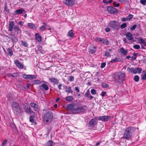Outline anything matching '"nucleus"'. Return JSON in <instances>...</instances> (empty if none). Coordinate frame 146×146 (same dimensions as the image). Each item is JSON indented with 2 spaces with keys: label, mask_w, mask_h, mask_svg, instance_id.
Here are the masks:
<instances>
[{
  "label": "nucleus",
  "mask_w": 146,
  "mask_h": 146,
  "mask_svg": "<svg viewBox=\"0 0 146 146\" xmlns=\"http://www.w3.org/2000/svg\"><path fill=\"white\" fill-rule=\"evenodd\" d=\"M134 130V128L133 127H128L124 131L123 138L126 139H129L131 138Z\"/></svg>",
  "instance_id": "nucleus-1"
},
{
  "label": "nucleus",
  "mask_w": 146,
  "mask_h": 146,
  "mask_svg": "<svg viewBox=\"0 0 146 146\" xmlns=\"http://www.w3.org/2000/svg\"><path fill=\"white\" fill-rule=\"evenodd\" d=\"M53 118L52 113L50 111H48L44 114L43 119V121L46 124L49 123L51 121Z\"/></svg>",
  "instance_id": "nucleus-2"
},
{
  "label": "nucleus",
  "mask_w": 146,
  "mask_h": 146,
  "mask_svg": "<svg viewBox=\"0 0 146 146\" xmlns=\"http://www.w3.org/2000/svg\"><path fill=\"white\" fill-rule=\"evenodd\" d=\"M12 110L15 113L17 114L21 112V110L19 104L16 102H13L12 104Z\"/></svg>",
  "instance_id": "nucleus-3"
},
{
  "label": "nucleus",
  "mask_w": 146,
  "mask_h": 146,
  "mask_svg": "<svg viewBox=\"0 0 146 146\" xmlns=\"http://www.w3.org/2000/svg\"><path fill=\"white\" fill-rule=\"evenodd\" d=\"M115 80L117 82H123L125 80V74L122 72L117 73L114 77Z\"/></svg>",
  "instance_id": "nucleus-4"
},
{
  "label": "nucleus",
  "mask_w": 146,
  "mask_h": 146,
  "mask_svg": "<svg viewBox=\"0 0 146 146\" xmlns=\"http://www.w3.org/2000/svg\"><path fill=\"white\" fill-rule=\"evenodd\" d=\"M86 107L85 106H80L78 108H75L72 111V112L74 113H78L84 111L86 110Z\"/></svg>",
  "instance_id": "nucleus-5"
},
{
  "label": "nucleus",
  "mask_w": 146,
  "mask_h": 146,
  "mask_svg": "<svg viewBox=\"0 0 146 146\" xmlns=\"http://www.w3.org/2000/svg\"><path fill=\"white\" fill-rule=\"evenodd\" d=\"M109 26L115 30L118 29L119 26V23L117 21H110L109 24Z\"/></svg>",
  "instance_id": "nucleus-6"
},
{
  "label": "nucleus",
  "mask_w": 146,
  "mask_h": 146,
  "mask_svg": "<svg viewBox=\"0 0 146 146\" xmlns=\"http://www.w3.org/2000/svg\"><path fill=\"white\" fill-rule=\"evenodd\" d=\"M63 2L66 5L71 7L75 3L74 0H63Z\"/></svg>",
  "instance_id": "nucleus-7"
},
{
  "label": "nucleus",
  "mask_w": 146,
  "mask_h": 146,
  "mask_svg": "<svg viewBox=\"0 0 146 146\" xmlns=\"http://www.w3.org/2000/svg\"><path fill=\"white\" fill-rule=\"evenodd\" d=\"M108 12L111 14H113L117 12V10L116 8L111 6H108L107 8Z\"/></svg>",
  "instance_id": "nucleus-8"
},
{
  "label": "nucleus",
  "mask_w": 146,
  "mask_h": 146,
  "mask_svg": "<svg viewBox=\"0 0 146 146\" xmlns=\"http://www.w3.org/2000/svg\"><path fill=\"white\" fill-rule=\"evenodd\" d=\"M110 119V117L109 116L106 115L100 116L98 117L99 120L104 122L108 121Z\"/></svg>",
  "instance_id": "nucleus-9"
},
{
  "label": "nucleus",
  "mask_w": 146,
  "mask_h": 146,
  "mask_svg": "<svg viewBox=\"0 0 146 146\" xmlns=\"http://www.w3.org/2000/svg\"><path fill=\"white\" fill-rule=\"evenodd\" d=\"M97 123L96 120V119H92L89 122V126L93 127L97 124Z\"/></svg>",
  "instance_id": "nucleus-10"
},
{
  "label": "nucleus",
  "mask_w": 146,
  "mask_h": 146,
  "mask_svg": "<svg viewBox=\"0 0 146 146\" xmlns=\"http://www.w3.org/2000/svg\"><path fill=\"white\" fill-rule=\"evenodd\" d=\"M76 104L74 103H71L69 104L67 107V109L68 110H73L76 107Z\"/></svg>",
  "instance_id": "nucleus-11"
},
{
  "label": "nucleus",
  "mask_w": 146,
  "mask_h": 146,
  "mask_svg": "<svg viewBox=\"0 0 146 146\" xmlns=\"http://www.w3.org/2000/svg\"><path fill=\"white\" fill-rule=\"evenodd\" d=\"M31 106L33 108V110L35 111H37L38 110V105L34 102L30 103Z\"/></svg>",
  "instance_id": "nucleus-12"
},
{
  "label": "nucleus",
  "mask_w": 146,
  "mask_h": 146,
  "mask_svg": "<svg viewBox=\"0 0 146 146\" xmlns=\"http://www.w3.org/2000/svg\"><path fill=\"white\" fill-rule=\"evenodd\" d=\"M126 37L128 40H131L133 38V34L130 32H127L126 35Z\"/></svg>",
  "instance_id": "nucleus-13"
},
{
  "label": "nucleus",
  "mask_w": 146,
  "mask_h": 146,
  "mask_svg": "<svg viewBox=\"0 0 146 146\" xmlns=\"http://www.w3.org/2000/svg\"><path fill=\"white\" fill-rule=\"evenodd\" d=\"M127 71L129 72L134 74H135L137 72V70L136 69H134L133 68H131L128 67L127 69Z\"/></svg>",
  "instance_id": "nucleus-14"
},
{
  "label": "nucleus",
  "mask_w": 146,
  "mask_h": 146,
  "mask_svg": "<svg viewBox=\"0 0 146 146\" xmlns=\"http://www.w3.org/2000/svg\"><path fill=\"white\" fill-rule=\"evenodd\" d=\"M14 22L13 21H11L9 25V31H12L14 29Z\"/></svg>",
  "instance_id": "nucleus-15"
},
{
  "label": "nucleus",
  "mask_w": 146,
  "mask_h": 146,
  "mask_svg": "<svg viewBox=\"0 0 146 146\" xmlns=\"http://www.w3.org/2000/svg\"><path fill=\"white\" fill-rule=\"evenodd\" d=\"M14 30L15 32L17 34H20L21 33V30L16 25L14 26Z\"/></svg>",
  "instance_id": "nucleus-16"
},
{
  "label": "nucleus",
  "mask_w": 146,
  "mask_h": 146,
  "mask_svg": "<svg viewBox=\"0 0 146 146\" xmlns=\"http://www.w3.org/2000/svg\"><path fill=\"white\" fill-rule=\"evenodd\" d=\"M15 63L17 66L19 68L22 69L23 68V64L21 63L18 60H16L15 61Z\"/></svg>",
  "instance_id": "nucleus-17"
},
{
  "label": "nucleus",
  "mask_w": 146,
  "mask_h": 146,
  "mask_svg": "<svg viewBox=\"0 0 146 146\" xmlns=\"http://www.w3.org/2000/svg\"><path fill=\"white\" fill-rule=\"evenodd\" d=\"M36 40L38 42H40L41 41L42 37L38 33H36L35 34Z\"/></svg>",
  "instance_id": "nucleus-18"
},
{
  "label": "nucleus",
  "mask_w": 146,
  "mask_h": 146,
  "mask_svg": "<svg viewBox=\"0 0 146 146\" xmlns=\"http://www.w3.org/2000/svg\"><path fill=\"white\" fill-rule=\"evenodd\" d=\"M120 51L121 53L124 56L126 55L127 53V50L126 49L125 50L123 47L121 48Z\"/></svg>",
  "instance_id": "nucleus-19"
},
{
  "label": "nucleus",
  "mask_w": 146,
  "mask_h": 146,
  "mask_svg": "<svg viewBox=\"0 0 146 146\" xmlns=\"http://www.w3.org/2000/svg\"><path fill=\"white\" fill-rule=\"evenodd\" d=\"M96 48L95 46H90L89 48V52L92 54L93 53L96 51Z\"/></svg>",
  "instance_id": "nucleus-20"
},
{
  "label": "nucleus",
  "mask_w": 146,
  "mask_h": 146,
  "mask_svg": "<svg viewBox=\"0 0 146 146\" xmlns=\"http://www.w3.org/2000/svg\"><path fill=\"white\" fill-rule=\"evenodd\" d=\"M139 41L140 44H143L144 46H146V42L143 39L141 38H139Z\"/></svg>",
  "instance_id": "nucleus-21"
},
{
  "label": "nucleus",
  "mask_w": 146,
  "mask_h": 146,
  "mask_svg": "<svg viewBox=\"0 0 146 146\" xmlns=\"http://www.w3.org/2000/svg\"><path fill=\"white\" fill-rule=\"evenodd\" d=\"M74 35V34L73 33L72 30H70L69 31L67 34V36L70 37H73Z\"/></svg>",
  "instance_id": "nucleus-22"
},
{
  "label": "nucleus",
  "mask_w": 146,
  "mask_h": 146,
  "mask_svg": "<svg viewBox=\"0 0 146 146\" xmlns=\"http://www.w3.org/2000/svg\"><path fill=\"white\" fill-rule=\"evenodd\" d=\"M65 91L66 92L68 93H72L73 92L72 90L71 89V87L70 86H66Z\"/></svg>",
  "instance_id": "nucleus-23"
},
{
  "label": "nucleus",
  "mask_w": 146,
  "mask_h": 146,
  "mask_svg": "<svg viewBox=\"0 0 146 146\" xmlns=\"http://www.w3.org/2000/svg\"><path fill=\"white\" fill-rule=\"evenodd\" d=\"M49 80L51 81V82H53L55 84H57L58 83L57 79L55 78H50Z\"/></svg>",
  "instance_id": "nucleus-24"
},
{
  "label": "nucleus",
  "mask_w": 146,
  "mask_h": 146,
  "mask_svg": "<svg viewBox=\"0 0 146 146\" xmlns=\"http://www.w3.org/2000/svg\"><path fill=\"white\" fill-rule=\"evenodd\" d=\"M38 49L42 54H44L45 53L44 51L42 49V47L40 46H37Z\"/></svg>",
  "instance_id": "nucleus-25"
},
{
  "label": "nucleus",
  "mask_w": 146,
  "mask_h": 146,
  "mask_svg": "<svg viewBox=\"0 0 146 146\" xmlns=\"http://www.w3.org/2000/svg\"><path fill=\"white\" fill-rule=\"evenodd\" d=\"M19 75L18 73L17 72H15L13 74H9V76H11L13 77H17Z\"/></svg>",
  "instance_id": "nucleus-26"
},
{
  "label": "nucleus",
  "mask_w": 146,
  "mask_h": 146,
  "mask_svg": "<svg viewBox=\"0 0 146 146\" xmlns=\"http://www.w3.org/2000/svg\"><path fill=\"white\" fill-rule=\"evenodd\" d=\"M102 43L106 45H108L109 44V42L106 39L103 38L102 41Z\"/></svg>",
  "instance_id": "nucleus-27"
},
{
  "label": "nucleus",
  "mask_w": 146,
  "mask_h": 146,
  "mask_svg": "<svg viewBox=\"0 0 146 146\" xmlns=\"http://www.w3.org/2000/svg\"><path fill=\"white\" fill-rule=\"evenodd\" d=\"M23 11H24L22 9H18L15 11V12L16 14H19L23 13Z\"/></svg>",
  "instance_id": "nucleus-28"
},
{
  "label": "nucleus",
  "mask_w": 146,
  "mask_h": 146,
  "mask_svg": "<svg viewBox=\"0 0 146 146\" xmlns=\"http://www.w3.org/2000/svg\"><path fill=\"white\" fill-rule=\"evenodd\" d=\"M112 50L111 49H109L108 51H107L105 52L104 56H107V57H108L109 56L110 52L112 51Z\"/></svg>",
  "instance_id": "nucleus-29"
},
{
  "label": "nucleus",
  "mask_w": 146,
  "mask_h": 146,
  "mask_svg": "<svg viewBox=\"0 0 146 146\" xmlns=\"http://www.w3.org/2000/svg\"><path fill=\"white\" fill-rule=\"evenodd\" d=\"M29 27L31 29H35V25L32 23H29L28 24Z\"/></svg>",
  "instance_id": "nucleus-30"
},
{
  "label": "nucleus",
  "mask_w": 146,
  "mask_h": 146,
  "mask_svg": "<svg viewBox=\"0 0 146 146\" xmlns=\"http://www.w3.org/2000/svg\"><path fill=\"white\" fill-rule=\"evenodd\" d=\"M36 78V76L34 75H28V79H35Z\"/></svg>",
  "instance_id": "nucleus-31"
},
{
  "label": "nucleus",
  "mask_w": 146,
  "mask_h": 146,
  "mask_svg": "<svg viewBox=\"0 0 146 146\" xmlns=\"http://www.w3.org/2000/svg\"><path fill=\"white\" fill-rule=\"evenodd\" d=\"M7 51L8 52L9 55L10 56H12L13 54V52L12 50L11 49L8 48L7 49Z\"/></svg>",
  "instance_id": "nucleus-32"
},
{
  "label": "nucleus",
  "mask_w": 146,
  "mask_h": 146,
  "mask_svg": "<svg viewBox=\"0 0 146 146\" xmlns=\"http://www.w3.org/2000/svg\"><path fill=\"white\" fill-rule=\"evenodd\" d=\"M73 100V98L71 96H69L66 98V100L68 102L70 101Z\"/></svg>",
  "instance_id": "nucleus-33"
},
{
  "label": "nucleus",
  "mask_w": 146,
  "mask_h": 146,
  "mask_svg": "<svg viewBox=\"0 0 146 146\" xmlns=\"http://www.w3.org/2000/svg\"><path fill=\"white\" fill-rule=\"evenodd\" d=\"M42 86L44 88V89L47 91L48 90L49 88L48 86L46 84H42Z\"/></svg>",
  "instance_id": "nucleus-34"
},
{
  "label": "nucleus",
  "mask_w": 146,
  "mask_h": 146,
  "mask_svg": "<svg viewBox=\"0 0 146 146\" xmlns=\"http://www.w3.org/2000/svg\"><path fill=\"white\" fill-rule=\"evenodd\" d=\"M52 141L51 140H50L47 143L46 145V146H52Z\"/></svg>",
  "instance_id": "nucleus-35"
},
{
  "label": "nucleus",
  "mask_w": 146,
  "mask_h": 146,
  "mask_svg": "<svg viewBox=\"0 0 146 146\" xmlns=\"http://www.w3.org/2000/svg\"><path fill=\"white\" fill-rule=\"evenodd\" d=\"M139 77L137 75L135 76L134 78V80L136 82H137L139 80Z\"/></svg>",
  "instance_id": "nucleus-36"
},
{
  "label": "nucleus",
  "mask_w": 146,
  "mask_h": 146,
  "mask_svg": "<svg viewBox=\"0 0 146 146\" xmlns=\"http://www.w3.org/2000/svg\"><path fill=\"white\" fill-rule=\"evenodd\" d=\"M29 120L30 122L32 123H35V122L34 121V120L33 119V116H30L29 117Z\"/></svg>",
  "instance_id": "nucleus-37"
},
{
  "label": "nucleus",
  "mask_w": 146,
  "mask_h": 146,
  "mask_svg": "<svg viewBox=\"0 0 146 146\" xmlns=\"http://www.w3.org/2000/svg\"><path fill=\"white\" fill-rule=\"evenodd\" d=\"M133 15L131 14H129L127 17V18L128 21L130 20L133 17Z\"/></svg>",
  "instance_id": "nucleus-38"
},
{
  "label": "nucleus",
  "mask_w": 146,
  "mask_h": 146,
  "mask_svg": "<svg viewBox=\"0 0 146 146\" xmlns=\"http://www.w3.org/2000/svg\"><path fill=\"white\" fill-rule=\"evenodd\" d=\"M102 87L104 88H107L108 87L109 85L106 83H104L102 85Z\"/></svg>",
  "instance_id": "nucleus-39"
},
{
  "label": "nucleus",
  "mask_w": 146,
  "mask_h": 146,
  "mask_svg": "<svg viewBox=\"0 0 146 146\" xmlns=\"http://www.w3.org/2000/svg\"><path fill=\"white\" fill-rule=\"evenodd\" d=\"M74 80V77L72 76H70L68 78V80L70 82L73 81Z\"/></svg>",
  "instance_id": "nucleus-40"
},
{
  "label": "nucleus",
  "mask_w": 146,
  "mask_h": 146,
  "mask_svg": "<svg viewBox=\"0 0 146 146\" xmlns=\"http://www.w3.org/2000/svg\"><path fill=\"white\" fill-rule=\"evenodd\" d=\"M22 44L25 47H27L28 46L27 43L25 42L22 41L21 42Z\"/></svg>",
  "instance_id": "nucleus-41"
},
{
  "label": "nucleus",
  "mask_w": 146,
  "mask_h": 146,
  "mask_svg": "<svg viewBox=\"0 0 146 146\" xmlns=\"http://www.w3.org/2000/svg\"><path fill=\"white\" fill-rule=\"evenodd\" d=\"M137 55V54L135 52H134L133 54V56L131 57V58L134 60L136 59V56Z\"/></svg>",
  "instance_id": "nucleus-42"
},
{
  "label": "nucleus",
  "mask_w": 146,
  "mask_h": 146,
  "mask_svg": "<svg viewBox=\"0 0 146 146\" xmlns=\"http://www.w3.org/2000/svg\"><path fill=\"white\" fill-rule=\"evenodd\" d=\"M133 47L134 48L138 49L140 48V46L139 45L137 44H135L133 46Z\"/></svg>",
  "instance_id": "nucleus-43"
},
{
  "label": "nucleus",
  "mask_w": 146,
  "mask_h": 146,
  "mask_svg": "<svg viewBox=\"0 0 146 146\" xmlns=\"http://www.w3.org/2000/svg\"><path fill=\"white\" fill-rule=\"evenodd\" d=\"M127 26V24L126 23H124L121 25V29H124Z\"/></svg>",
  "instance_id": "nucleus-44"
},
{
  "label": "nucleus",
  "mask_w": 146,
  "mask_h": 146,
  "mask_svg": "<svg viewBox=\"0 0 146 146\" xmlns=\"http://www.w3.org/2000/svg\"><path fill=\"white\" fill-rule=\"evenodd\" d=\"M137 25H134L130 29V30L131 31L134 30L136 28Z\"/></svg>",
  "instance_id": "nucleus-45"
},
{
  "label": "nucleus",
  "mask_w": 146,
  "mask_h": 146,
  "mask_svg": "<svg viewBox=\"0 0 146 146\" xmlns=\"http://www.w3.org/2000/svg\"><path fill=\"white\" fill-rule=\"evenodd\" d=\"M31 111L32 112H33V110H31L30 108H27L26 109V111L27 113L30 112Z\"/></svg>",
  "instance_id": "nucleus-46"
},
{
  "label": "nucleus",
  "mask_w": 146,
  "mask_h": 146,
  "mask_svg": "<svg viewBox=\"0 0 146 146\" xmlns=\"http://www.w3.org/2000/svg\"><path fill=\"white\" fill-rule=\"evenodd\" d=\"M140 2L141 3L143 4V5H145L146 4V0H141Z\"/></svg>",
  "instance_id": "nucleus-47"
},
{
  "label": "nucleus",
  "mask_w": 146,
  "mask_h": 146,
  "mask_svg": "<svg viewBox=\"0 0 146 146\" xmlns=\"http://www.w3.org/2000/svg\"><path fill=\"white\" fill-rule=\"evenodd\" d=\"M91 92L93 95L95 94H96V90L94 89H92L91 90Z\"/></svg>",
  "instance_id": "nucleus-48"
},
{
  "label": "nucleus",
  "mask_w": 146,
  "mask_h": 146,
  "mask_svg": "<svg viewBox=\"0 0 146 146\" xmlns=\"http://www.w3.org/2000/svg\"><path fill=\"white\" fill-rule=\"evenodd\" d=\"M118 59L117 58H116L115 59H113L111 60V63H113L114 62L116 61H118Z\"/></svg>",
  "instance_id": "nucleus-49"
},
{
  "label": "nucleus",
  "mask_w": 146,
  "mask_h": 146,
  "mask_svg": "<svg viewBox=\"0 0 146 146\" xmlns=\"http://www.w3.org/2000/svg\"><path fill=\"white\" fill-rule=\"evenodd\" d=\"M10 126L11 128H12V129H15L16 128V126L13 123H12L10 124Z\"/></svg>",
  "instance_id": "nucleus-50"
},
{
  "label": "nucleus",
  "mask_w": 146,
  "mask_h": 146,
  "mask_svg": "<svg viewBox=\"0 0 146 146\" xmlns=\"http://www.w3.org/2000/svg\"><path fill=\"white\" fill-rule=\"evenodd\" d=\"M103 38L98 37L96 39V41L98 42H102Z\"/></svg>",
  "instance_id": "nucleus-51"
},
{
  "label": "nucleus",
  "mask_w": 146,
  "mask_h": 146,
  "mask_svg": "<svg viewBox=\"0 0 146 146\" xmlns=\"http://www.w3.org/2000/svg\"><path fill=\"white\" fill-rule=\"evenodd\" d=\"M40 29L41 31H44L46 29V27L44 26H42L40 27Z\"/></svg>",
  "instance_id": "nucleus-52"
},
{
  "label": "nucleus",
  "mask_w": 146,
  "mask_h": 146,
  "mask_svg": "<svg viewBox=\"0 0 146 146\" xmlns=\"http://www.w3.org/2000/svg\"><path fill=\"white\" fill-rule=\"evenodd\" d=\"M89 94L90 93L89 92H86L84 95V96L86 97H89Z\"/></svg>",
  "instance_id": "nucleus-53"
},
{
  "label": "nucleus",
  "mask_w": 146,
  "mask_h": 146,
  "mask_svg": "<svg viewBox=\"0 0 146 146\" xmlns=\"http://www.w3.org/2000/svg\"><path fill=\"white\" fill-rule=\"evenodd\" d=\"M41 83L38 80H36L34 81V83L36 84H40Z\"/></svg>",
  "instance_id": "nucleus-54"
},
{
  "label": "nucleus",
  "mask_w": 146,
  "mask_h": 146,
  "mask_svg": "<svg viewBox=\"0 0 146 146\" xmlns=\"http://www.w3.org/2000/svg\"><path fill=\"white\" fill-rule=\"evenodd\" d=\"M7 139H5L4 140V141L3 142L2 144L1 145L2 146H4L5 144L7 143Z\"/></svg>",
  "instance_id": "nucleus-55"
},
{
  "label": "nucleus",
  "mask_w": 146,
  "mask_h": 146,
  "mask_svg": "<svg viewBox=\"0 0 146 146\" xmlns=\"http://www.w3.org/2000/svg\"><path fill=\"white\" fill-rule=\"evenodd\" d=\"M22 77L24 78L28 79V75L23 74L22 75Z\"/></svg>",
  "instance_id": "nucleus-56"
},
{
  "label": "nucleus",
  "mask_w": 146,
  "mask_h": 146,
  "mask_svg": "<svg viewBox=\"0 0 146 146\" xmlns=\"http://www.w3.org/2000/svg\"><path fill=\"white\" fill-rule=\"evenodd\" d=\"M113 5L115 7H118L119 6V3H116L115 2H113Z\"/></svg>",
  "instance_id": "nucleus-57"
},
{
  "label": "nucleus",
  "mask_w": 146,
  "mask_h": 146,
  "mask_svg": "<svg viewBox=\"0 0 146 146\" xmlns=\"http://www.w3.org/2000/svg\"><path fill=\"white\" fill-rule=\"evenodd\" d=\"M136 69L137 70V71H138V72L139 73H140L141 72V71L142 70V69L140 68H137Z\"/></svg>",
  "instance_id": "nucleus-58"
},
{
  "label": "nucleus",
  "mask_w": 146,
  "mask_h": 146,
  "mask_svg": "<svg viewBox=\"0 0 146 146\" xmlns=\"http://www.w3.org/2000/svg\"><path fill=\"white\" fill-rule=\"evenodd\" d=\"M143 80H145L146 79V73L144 74L141 77Z\"/></svg>",
  "instance_id": "nucleus-59"
},
{
  "label": "nucleus",
  "mask_w": 146,
  "mask_h": 146,
  "mask_svg": "<svg viewBox=\"0 0 146 146\" xmlns=\"http://www.w3.org/2000/svg\"><path fill=\"white\" fill-rule=\"evenodd\" d=\"M5 11L7 12H9V10L8 9L7 6L6 5H5Z\"/></svg>",
  "instance_id": "nucleus-60"
},
{
  "label": "nucleus",
  "mask_w": 146,
  "mask_h": 146,
  "mask_svg": "<svg viewBox=\"0 0 146 146\" xmlns=\"http://www.w3.org/2000/svg\"><path fill=\"white\" fill-rule=\"evenodd\" d=\"M106 65V63H101V68H103L105 67Z\"/></svg>",
  "instance_id": "nucleus-61"
},
{
  "label": "nucleus",
  "mask_w": 146,
  "mask_h": 146,
  "mask_svg": "<svg viewBox=\"0 0 146 146\" xmlns=\"http://www.w3.org/2000/svg\"><path fill=\"white\" fill-rule=\"evenodd\" d=\"M105 30H106V32H108L110 31V29L109 28H106Z\"/></svg>",
  "instance_id": "nucleus-62"
},
{
  "label": "nucleus",
  "mask_w": 146,
  "mask_h": 146,
  "mask_svg": "<svg viewBox=\"0 0 146 146\" xmlns=\"http://www.w3.org/2000/svg\"><path fill=\"white\" fill-rule=\"evenodd\" d=\"M121 20L122 21H128L127 20V17L126 18L123 17L122 19Z\"/></svg>",
  "instance_id": "nucleus-63"
},
{
  "label": "nucleus",
  "mask_w": 146,
  "mask_h": 146,
  "mask_svg": "<svg viewBox=\"0 0 146 146\" xmlns=\"http://www.w3.org/2000/svg\"><path fill=\"white\" fill-rule=\"evenodd\" d=\"M75 90L77 91V92H80L79 90L78 87H76L75 88Z\"/></svg>",
  "instance_id": "nucleus-64"
}]
</instances>
